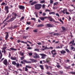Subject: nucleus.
I'll list each match as a JSON object with an SVG mask.
<instances>
[{
	"mask_svg": "<svg viewBox=\"0 0 75 75\" xmlns=\"http://www.w3.org/2000/svg\"><path fill=\"white\" fill-rule=\"evenodd\" d=\"M42 5L40 4H38L35 5V8L36 10H39V9H40L41 8V6Z\"/></svg>",
	"mask_w": 75,
	"mask_h": 75,
	"instance_id": "obj_1",
	"label": "nucleus"
},
{
	"mask_svg": "<svg viewBox=\"0 0 75 75\" xmlns=\"http://www.w3.org/2000/svg\"><path fill=\"white\" fill-rule=\"evenodd\" d=\"M34 55L35 56H33V58H40L39 55H38V54L36 53H35L34 54Z\"/></svg>",
	"mask_w": 75,
	"mask_h": 75,
	"instance_id": "obj_2",
	"label": "nucleus"
},
{
	"mask_svg": "<svg viewBox=\"0 0 75 75\" xmlns=\"http://www.w3.org/2000/svg\"><path fill=\"white\" fill-rule=\"evenodd\" d=\"M39 55L42 56L41 58L42 59H45V57H47V55L43 53L40 54Z\"/></svg>",
	"mask_w": 75,
	"mask_h": 75,
	"instance_id": "obj_3",
	"label": "nucleus"
},
{
	"mask_svg": "<svg viewBox=\"0 0 75 75\" xmlns=\"http://www.w3.org/2000/svg\"><path fill=\"white\" fill-rule=\"evenodd\" d=\"M8 6H6L5 8V11H6V13H8L9 11H8Z\"/></svg>",
	"mask_w": 75,
	"mask_h": 75,
	"instance_id": "obj_4",
	"label": "nucleus"
},
{
	"mask_svg": "<svg viewBox=\"0 0 75 75\" xmlns=\"http://www.w3.org/2000/svg\"><path fill=\"white\" fill-rule=\"evenodd\" d=\"M3 64L5 65H7L8 63L7 59H5L3 61Z\"/></svg>",
	"mask_w": 75,
	"mask_h": 75,
	"instance_id": "obj_5",
	"label": "nucleus"
},
{
	"mask_svg": "<svg viewBox=\"0 0 75 75\" xmlns=\"http://www.w3.org/2000/svg\"><path fill=\"white\" fill-rule=\"evenodd\" d=\"M17 42L18 43H19V42H21V43H23V44H27V42H24L23 41H20V40H18L17 41Z\"/></svg>",
	"mask_w": 75,
	"mask_h": 75,
	"instance_id": "obj_6",
	"label": "nucleus"
},
{
	"mask_svg": "<svg viewBox=\"0 0 75 75\" xmlns=\"http://www.w3.org/2000/svg\"><path fill=\"white\" fill-rule=\"evenodd\" d=\"M29 60H30V61H31L33 63L34 62H37V60H35L34 59L31 58L29 59Z\"/></svg>",
	"mask_w": 75,
	"mask_h": 75,
	"instance_id": "obj_7",
	"label": "nucleus"
},
{
	"mask_svg": "<svg viewBox=\"0 0 75 75\" xmlns=\"http://www.w3.org/2000/svg\"><path fill=\"white\" fill-rule=\"evenodd\" d=\"M51 53L52 55H56L57 54V53H56V51L54 50H53L51 52Z\"/></svg>",
	"mask_w": 75,
	"mask_h": 75,
	"instance_id": "obj_8",
	"label": "nucleus"
},
{
	"mask_svg": "<svg viewBox=\"0 0 75 75\" xmlns=\"http://www.w3.org/2000/svg\"><path fill=\"white\" fill-rule=\"evenodd\" d=\"M18 7L20 9H21V10H24L25 8V7L24 6L21 5L19 6Z\"/></svg>",
	"mask_w": 75,
	"mask_h": 75,
	"instance_id": "obj_9",
	"label": "nucleus"
},
{
	"mask_svg": "<svg viewBox=\"0 0 75 75\" xmlns=\"http://www.w3.org/2000/svg\"><path fill=\"white\" fill-rule=\"evenodd\" d=\"M24 62L26 64H31V62L30 61H27L26 60H23Z\"/></svg>",
	"mask_w": 75,
	"mask_h": 75,
	"instance_id": "obj_10",
	"label": "nucleus"
},
{
	"mask_svg": "<svg viewBox=\"0 0 75 75\" xmlns=\"http://www.w3.org/2000/svg\"><path fill=\"white\" fill-rule=\"evenodd\" d=\"M24 62L26 64H31V62L30 61H27L26 60H23Z\"/></svg>",
	"mask_w": 75,
	"mask_h": 75,
	"instance_id": "obj_11",
	"label": "nucleus"
},
{
	"mask_svg": "<svg viewBox=\"0 0 75 75\" xmlns=\"http://www.w3.org/2000/svg\"><path fill=\"white\" fill-rule=\"evenodd\" d=\"M46 26L47 27H48L49 28L50 27H53V26H52V24H46Z\"/></svg>",
	"mask_w": 75,
	"mask_h": 75,
	"instance_id": "obj_12",
	"label": "nucleus"
},
{
	"mask_svg": "<svg viewBox=\"0 0 75 75\" xmlns=\"http://www.w3.org/2000/svg\"><path fill=\"white\" fill-rule=\"evenodd\" d=\"M37 2L36 1H35L34 2H32L30 4V5H31V6H33V5H34V4H37Z\"/></svg>",
	"mask_w": 75,
	"mask_h": 75,
	"instance_id": "obj_13",
	"label": "nucleus"
},
{
	"mask_svg": "<svg viewBox=\"0 0 75 75\" xmlns=\"http://www.w3.org/2000/svg\"><path fill=\"white\" fill-rule=\"evenodd\" d=\"M47 18H49L50 19L49 20V21H52L53 20H54V19H52V18L50 16H49L47 17Z\"/></svg>",
	"mask_w": 75,
	"mask_h": 75,
	"instance_id": "obj_14",
	"label": "nucleus"
},
{
	"mask_svg": "<svg viewBox=\"0 0 75 75\" xmlns=\"http://www.w3.org/2000/svg\"><path fill=\"white\" fill-rule=\"evenodd\" d=\"M67 11V9L66 8L64 9L62 11V13H63V14H65V13Z\"/></svg>",
	"mask_w": 75,
	"mask_h": 75,
	"instance_id": "obj_15",
	"label": "nucleus"
},
{
	"mask_svg": "<svg viewBox=\"0 0 75 75\" xmlns=\"http://www.w3.org/2000/svg\"><path fill=\"white\" fill-rule=\"evenodd\" d=\"M11 59H12V60H16L17 58L16 57H13L12 56L11 57Z\"/></svg>",
	"mask_w": 75,
	"mask_h": 75,
	"instance_id": "obj_16",
	"label": "nucleus"
},
{
	"mask_svg": "<svg viewBox=\"0 0 75 75\" xmlns=\"http://www.w3.org/2000/svg\"><path fill=\"white\" fill-rule=\"evenodd\" d=\"M66 52H65V51L62 50L61 51H60V53L62 54H65Z\"/></svg>",
	"mask_w": 75,
	"mask_h": 75,
	"instance_id": "obj_17",
	"label": "nucleus"
},
{
	"mask_svg": "<svg viewBox=\"0 0 75 75\" xmlns=\"http://www.w3.org/2000/svg\"><path fill=\"white\" fill-rule=\"evenodd\" d=\"M19 54L21 56H23L24 55V52H23L21 51H20L19 52Z\"/></svg>",
	"mask_w": 75,
	"mask_h": 75,
	"instance_id": "obj_18",
	"label": "nucleus"
},
{
	"mask_svg": "<svg viewBox=\"0 0 75 75\" xmlns=\"http://www.w3.org/2000/svg\"><path fill=\"white\" fill-rule=\"evenodd\" d=\"M0 60L2 58V57H3V54H2V53H1V50H0Z\"/></svg>",
	"mask_w": 75,
	"mask_h": 75,
	"instance_id": "obj_19",
	"label": "nucleus"
},
{
	"mask_svg": "<svg viewBox=\"0 0 75 75\" xmlns=\"http://www.w3.org/2000/svg\"><path fill=\"white\" fill-rule=\"evenodd\" d=\"M8 18H9V16H7L6 19L3 22V23H4V21H7V20L8 19Z\"/></svg>",
	"mask_w": 75,
	"mask_h": 75,
	"instance_id": "obj_20",
	"label": "nucleus"
},
{
	"mask_svg": "<svg viewBox=\"0 0 75 75\" xmlns=\"http://www.w3.org/2000/svg\"><path fill=\"white\" fill-rule=\"evenodd\" d=\"M6 33H7V35H6L5 37V40H7L8 37V34L7 32H6Z\"/></svg>",
	"mask_w": 75,
	"mask_h": 75,
	"instance_id": "obj_21",
	"label": "nucleus"
},
{
	"mask_svg": "<svg viewBox=\"0 0 75 75\" xmlns=\"http://www.w3.org/2000/svg\"><path fill=\"white\" fill-rule=\"evenodd\" d=\"M12 65H15V66H16V62L14 61H13L12 62Z\"/></svg>",
	"mask_w": 75,
	"mask_h": 75,
	"instance_id": "obj_22",
	"label": "nucleus"
},
{
	"mask_svg": "<svg viewBox=\"0 0 75 75\" xmlns=\"http://www.w3.org/2000/svg\"><path fill=\"white\" fill-rule=\"evenodd\" d=\"M10 50H12V51H17V49H14L13 47L10 48Z\"/></svg>",
	"mask_w": 75,
	"mask_h": 75,
	"instance_id": "obj_23",
	"label": "nucleus"
},
{
	"mask_svg": "<svg viewBox=\"0 0 75 75\" xmlns=\"http://www.w3.org/2000/svg\"><path fill=\"white\" fill-rule=\"evenodd\" d=\"M44 25L42 24H40V25H38L37 26L38 27H44Z\"/></svg>",
	"mask_w": 75,
	"mask_h": 75,
	"instance_id": "obj_24",
	"label": "nucleus"
},
{
	"mask_svg": "<svg viewBox=\"0 0 75 75\" xmlns=\"http://www.w3.org/2000/svg\"><path fill=\"white\" fill-rule=\"evenodd\" d=\"M49 14H53V15H55V12H50V13H49Z\"/></svg>",
	"mask_w": 75,
	"mask_h": 75,
	"instance_id": "obj_25",
	"label": "nucleus"
},
{
	"mask_svg": "<svg viewBox=\"0 0 75 75\" xmlns=\"http://www.w3.org/2000/svg\"><path fill=\"white\" fill-rule=\"evenodd\" d=\"M62 45H60V47L59 46H57L56 47L57 49H58V48H62Z\"/></svg>",
	"mask_w": 75,
	"mask_h": 75,
	"instance_id": "obj_26",
	"label": "nucleus"
},
{
	"mask_svg": "<svg viewBox=\"0 0 75 75\" xmlns=\"http://www.w3.org/2000/svg\"><path fill=\"white\" fill-rule=\"evenodd\" d=\"M40 67L41 68L42 70H43L44 69V66L42 65H40Z\"/></svg>",
	"mask_w": 75,
	"mask_h": 75,
	"instance_id": "obj_27",
	"label": "nucleus"
},
{
	"mask_svg": "<svg viewBox=\"0 0 75 75\" xmlns=\"http://www.w3.org/2000/svg\"><path fill=\"white\" fill-rule=\"evenodd\" d=\"M70 67H71V66H69L68 67L65 66L64 68L65 69H70Z\"/></svg>",
	"mask_w": 75,
	"mask_h": 75,
	"instance_id": "obj_28",
	"label": "nucleus"
},
{
	"mask_svg": "<svg viewBox=\"0 0 75 75\" xmlns=\"http://www.w3.org/2000/svg\"><path fill=\"white\" fill-rule=\"evenodd\" d=\"M14 19H15V18H14V17H13L10 20V21H13V20H14Z\"/></svg>",
	"mask_w": 75,
	"mask_h": 75,
	"instance_id": "obj_29",
	"label": "nucleus"
},
{
	"mask_svg": "<svg viewBox=\"0 0 75 75\" xmlns=\"http://www.w3.org/2000/svg\"><path fill=\"white\" fill-rule=\"evenodd\" d=\"M40 19L42 21H44V18L43 17H41L40 18Z\"/></svg>",
	"mask_w": 75,
	"mask_h": 75,
	"instance_id": "obj_30",
	"label": "nucleus"
},
{
	"mask_svg": "<svg viewBox=\"0 0 75 75\" xmlns=\"http://www.w3.org/2000/svg\"><path fill=\"white\" fill-rule=\"evenodd\" d=\"M63 73V71H59V74H62Z\"/></svg>",
	"mask_w": 75,
	"mask_h": 75,
	"instance_id": "obj_31",
	"label": "nucleus"
},
{
	"mask_svg": "<svg viewBox=\"0 0 75 75\" xmlns=\"http://www.w3.org/2000/svg\"><path fill=\"white\" fill-rule=\"evenodd\" d=\"M16 68H18V67H20V64H19L18 63L16 64Z\"/></svg>",
	"mask_w": 75,
	"mask_h": 75,
	"instance_id": "obj_32",
	"label": "nucleus"
},
{
	"mask_svg": "<svg viewBox=\"0 0 75 75\" xmlns=\"http://www.w3.org/2000/svg\"><path fill=\"white\" fill-rule=\"evenodd\" d=\"M74 43V40H73V41H71V42H70L69 43V44H72L73 45Z\"/></svg>",
	"mask_w": 75,
	"mask_h": 75,
	"instance_id": "obj_33",
	"label": "nucleus"
},
{
	"mask_svg": "<svg viewBox=\"0 0 75 75\" xmlns=\"http://www.w3.org/2000/svg\"><path fill=\"white\" fill-rule=\"evenodd\" d=\"M46 74H47V75H52V74H51L49 72H46Z\"/></svg>",
	"mask_w": 75,
	"mask_h": 75,
	"instance_id": "obj_34",
	"label": "nucleus"
},
{
	"mask_svg": "<svg viewBox=\"0 0 75 75\" xmlns=\"http://www.w3.org/2000/svg\"><path fill=\"white\" fill-rule=\"evenodd\" d=\"M45 67L47 69H48L49 68V66H48V65H45Z\"/></svg>",
	"mask_w": 75,
	"mask_h": 75,
	"instance_id": "obj_35",
	"label": "nucleus"
},
{
	"mask_svg": "<svg viewBox=\"0 0 75 75\" xmlns=\"http://www.w3.org/2000/svg\"><path fill=\"white\" fill-rule=\"evenodd\" d=\"M25 67H26L27 68H31V67L28 65H26Z\"/></svg>",
	"mask_w": 75,
	"mask_h": 75,
	"instance_id": "obj_36",
	"label": "nucleus"
},
{
	"mask_svg": "<svg viewBox=\"0 0 75 75\" xmlns=\"http://www.w3.org/2000/svg\"><path fill=\"white\" fill-rule=\"evenodd\" d=\"M39 50L38 49H35V51H37L38 52H39Z\"/></svg>",
	"mask_w": 75,
	"mask_h": 75,
	"instance_id": "obj_37",
	"label": "nucleus"
},
{
	"mask_svg": "<svg viewBox=\"0 0 75 75\" xmlns=\"http://www.w3.org/2000/svg\"><path fill=\"white\" fill-rule=\"evenodd\" d=\"M18 27V26L17 25H14L13 28H14H14H17Z\"/></svg>",
	"mask_w": 75,
	"mask_h": 75,
	"instance_id": "obj_38",
	"label": "nucleus"
},
{
	"mask_svg": "<svg viewBox=\"0 0 75 75\" xmlns=\"http://www.w3.org/2000/svg\"><path fill=\"white\" fill-rule=\"evenodd\" d=\"M40 3H45V0L41 1L40 2Z\"/></svg>",
	"mask_w": 75,
	"mask_h": 75,
	"instance_id": "obj_39",
	"label": "nucleus"
},
{
	"mask_svg": "<svg viewBox=\"0 0 75 75\" xmlns=\"http://www.w3.org/2000/svg\"><path fill=\"white\" fill-rule=\"evenodd\" d=\"M46 61L47 63H49V62L50 61V60L49 59H47L46 60Z\"/></svg>",
	"mask_w": 75,
	"mask_h": 75,
	"instance_id": "obj_40",
	"label": "nucleus"
},
{
	"mask_svg": "<svg viewBox=\"0 0 75 75\" xmlns=\"http://www.w3.org/2000/svg\"><path fill=\"white\" fill-rule=\"evenodd\" d=\"M58 4V2H56L54 3V6H55L56 5H57V4Z\"/></svg>",
	"mask_w": 75,
	"mask_h": 75,
	"instance_id": "obj_41",
	"label": "nucleus"
},
{
	"mask_svg": "<svg viewBox=\"0 0 75 75\" xmlns=\"http://www.w3.org/2000/svg\"><path fill=\"white\" fill-rule=\"evenodd\" d=\"M69 74H73L74 75H75V72H69Z\"/></svg>",
	"mask_w": 75,
	"mask_h": 75,
	"instance_id": "obj_42",
	"label": "nucleus"
},
{
	"mask_svg": "<svg viewBox=\"0 0 75 75\" xmlns=\"http://www.w3.org/2000/svg\"><path fill=\"white\" fill-rule=\"evenodd\" d=\"M8 67L9 70H11V69H10V68H11V66H10V64L8 65Z\"/></svg>",
	"mask_w": 75,
	"mask_h": 75,
	"instance_id": "obj_43",
	"label": "nucleus"
},
{
	"mask_svg": "<svg viewBox=\"0 0 75 75\" xmlns=\"http://www.w3.org/2000/svg\"><path fill=\"white\" fill-rule=\"evenodd\" d=\"M45 50H49V47H44Z\"/></svg>",
	"mask_w": 75,
	"mask_h": 75,
	"instance_id": "obj_44",
	"label": "nucleus"
},
{
	"mask_svg": "<svg viewBox=\"0 0 75 75\" xmlns=\"http://www.w3.org/2000/svg\"><path fill=\"white\" fill-rule=\"evenodd\" d=\"M62 30H63V31H65V27H62Z\"/></svg>",
	"mask_w": 75,
	"mask_h": 75,
	"instance_id": "obj_45",
	"label": "nucleus"
},
{
	"mask_svg": "<svg viewBox=\"0 0 75 75\" xmlns=\"http://www.w3.org/2000/svg\"><path fill=\"white\" fill-rule=\"evenodd\" d=\"M4 58H2L1 61H0V63L1 62H2V61H3V60H4Z\"/></svg>",
	"mask_w": 75,
	"mask_h": 75,
	"instance_id": "obj_46",
	"label": "nucleus"
},
{
	"mask_svg": "<svg viewBox=\"0 0 75 75\" xmlns=\"http://www.w3.org/2000/svg\"><path fill=\"white\" fill-rule=\"evenodd\" d=\"M31 20H34V21H35L36 19L34 18H31Z\"/></svg>",
	"mask_w": 75,
	"mask_h": 75,
	"instance_id": "obj_47",
	"label": "nucleus"
},
{
	"mask_svg": "<svg viewBox=\"0 0 75 75\" xmlns=\"http://www.w3.org/2000/svg\"><path fill=\"white\" fill-rule=\"evenodd\" d=\"M5 4H6V3H4V2H3V3H2L1 4V6H4V5Z\"/></svg>",
	"mask_w": 75,
	"mask_h": 75,
	"instance_id": "obj_48",
	"label": "nucleus"
},
{
	"mask_svg": "<svg viewBox=\"0 0 75 75\" xmlns=\"http://www.w3.org/2000/svg\"><path fill=\"white\" fill-rule=\"evenodd\" d=\"M59 21H60L63 24H64V22H63L61 19H59Z\"/></svg>",
	"mask_w": 75,
	"mask_h": 75,
	"instance_id": "obj_49",
	"label": "nucleus"
},
{
	"mask_svg": "<svg viewBox=\"0 0 75 75\" xmlns=\"http://www.w3.org/2000/svg\"><path fill=\"white\" fill-rule=\"evenodd\" d=\"M28 54L29 55H30V56H31V55H33V53L31 52H30Z\"/></svg>",
	"mask_w": 75,
	"mask_h": 75,
	"instance_id": "obj_50",
	"label": "nucleus"
},
{
	"mask_svg": "<svg viewBox=\"0 0 75 75\" xmlns=\"http://www.w3.org/2000/svg\"><path fill=\"white\" fill-rule=\"evenodd\" d=\"M65 50L67 52H70L69 50L68 49H66Z\"/></svg>",
	"mask_w": 75,
	"mask_h": 75,
	"instance_id": "obj_51",
	"label": "nucleus"
},
{
	"mask_svg": "<svg viewBox=\"0 0 75 75\" xmlns=\"http://www.w3.org/2000/svg\"><path fill=\"white\" fill-rule=\"evenodd\" d=\"M23 18H24V16L22 17L21 18V19H20L21 21V20H23Z\"/></svg>",
	"mask_w": 75,
	"mask_h": 75,
	"instance_id": "obj_52",
	"label": "nucleus"
},
{
	"mask_svg": "<svg viewBox=\"0 0 75 75\" xmlns=\"http://www.w3.org/2000/svg\"><path fill=\"white\" fill-rule=\"evenodd\" d=\"M25 71H28V69L26 67H25Z\"/></svg>",
	"mask_w": 75,
	"mask_h": 75,
	"instance_id": "obj_53",
	"label": "nucleus"
},
{
	"mask_svg": "<svg viewBox=\"0 0 75 75\" xmlns=\"http://www.w3.org/2000/svg\"><path fill=\"white\" fill-rule=\"evenodd\" d=\"M27 49L28 50H31V49H32V48L30 47H28L27 48Z\"/></svg>",
	"mask_w": 75,
	"mask_h": 75,
	"instance_id": "obj_54",
	"label": "nucleus"
},
{
	"mask_svg": "<svg viewBox=\"0 0 75 75\" xmlns=\"http://www.w3.org/2000/svg\"><path fill=\"white\" fill-rule=\"evenodd\" d=\"M26 23H27V24H28V25H30V24H31V22H26Z\"/></svg>",
	"mask_w": 75,
	"mask_h": 75,
	"instance_id": "obj_55",
	"label": "nucleus"
},
{
	"mask_svg": "<svg viewBox=\"0 0 75 75\" xmlns=\"http://www.w3.org/2000/svg\"><path fill=\"white\" fill-rule=\"evenodd\" d=\"M13 15L15 16V17H16V16H17V14H16L15 13H14Z\"/></svg>",
	"mask_w": 75,
	"mask_h": 75,
	"instance_id": "obj_56",
	"label": "nucleus"
},
{
	"mask_svg": "<svg viewBox=\"0 0 75 75\" xmlns=\"http://www.w3.org/2000/svg\"><path fill=\"white\" fill-rule=\"evenodd\" d=\"M59 35L58 33H54L53 35Z\"/></svg>",
	"mask_w": 75,
	"mask_h": 75,
	"instance_id": "obj_57",
	"label": "nucleus"
},
{
	"mask_svg": "<svg viewBox=\"0 0 75 75\" xmlns=\"http://www.w3.org/2000/svg\"><path fill=\"white\" fill-rule=\"evenodd\" d=\"M33 31H34V32H35V33H37V31H38L37 29H36V30H33Z\"/></svg>",
	"mask_w": 75,
	"mask_h": 75,
	"instance_id": "obj_58",
	"label": "nucleus"
},
{
	"mask_svg": "<svg viewBox=\"0 0 75 75\" xmlns=\"http://www.w3.org/2000/svg\"><path fill=\"white\" fill-rule=\"evenodd\" d=\"M50 3H51V4H52V3H53V1L52 0H50Z\"/></svg>",
	"mask_w": 75,
	"mask_h": 75,
	"instance_id": "obj_59",
	"label": "nucleus"
},
{
	"mask_svg": "<svg viewBox=\"0 0 75 75\" xmlns=\"http://www.w3.org/2000/svg\"><path fill=\"white\" fill-rule=\"evenodd\" d=\"M56 16H57L59 17V14H58V13H56Z\"/></svg>",
	"mask_w": 75,
	"mask_h": 75,
	"instance_id": "obj_60",
	"label": "nucleus"
},
{
	"mask_svg": "<svg viewBox=\"0 0 75 75\" xmlns=\"http://www.w3.org/2000/svg\"><path fill=\"white\" fill-rule=\"evenodd\" d=\"M45 11H48L49 12H50V10H48V9H46Z\"/></svg>",
	"mask_w": 75,
	"mask_h": 75,
	"instance_id": "obj_61",
	"label": "nucleus"
},
{
	"mask_svg": "<svg viewBox=\"0 0 75 75\" xmlns=\"http://www.w3.org/2000/svg\"><path fill=\"white\" fill-rule=\"evenodd\" d=\"M57 68H59L61 67V66L59 65H57Z\"/></svg>",
	"mask_w": 75,
	"mask_h": 75,
	"instance_id": "obj_62",
	"label": "nucleus"
},
{
	"mask_svg": "<svg viewBox=\"0 0 75 75\" xmlns=\"http://www.w3.org/2000/svg\"><path fill=\"white\" fill-rule=\"evenodd\" d=\"M46 15V13H43L42 16H45Z\"/></svg>",
	"mask_w": 75,
	"mask_h": 75,
	"instance_id": "obj_63",
	"label": "nucleus"
},
{
	"mask_svg": "<svg viewBox=\"0 0 75 75\" xmlns=\"http://www.w3.org/2000/svg\"><path fill=\"white\" fill-rule=\"evenodd\" d=\"M42 8H45V5L43 4L42 5Z\"/></svg>",
	"mask_w": 75,
	"mask_h": 75,
	"instance_id": "obj_64",
	"label": "nucleus"
}]
</instances>
